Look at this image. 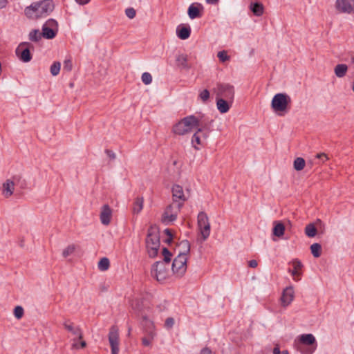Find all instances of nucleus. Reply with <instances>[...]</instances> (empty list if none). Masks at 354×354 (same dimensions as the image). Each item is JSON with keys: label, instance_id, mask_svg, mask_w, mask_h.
I'll list each match as a JSON object with an SVG mask.
<instances>
[{"label": "nucleus", "instance_id": "f3484780", "mask_svg": "<svg viewBox=\"0 0 354 354\" xmlns=\"http://www.w3.org/2000/svg\"><path fill=\"white\" fill-rule=\"evenodd\" d=\"M289 265L292 267V270H289V272H290L295 281H299V277L301 274V268L303 267L301 262L295 259L289 262Z\"/></svg>", "mask_w": 354, "mask_h": 354}, {"label": "nucleus", "instance_id": "a19ab883", "mask_svg": "<svg viewBox=\"0 0 354 354\" xmlns=\"http://www.w3.org/2000/svg\"><path fill=\"white\" fill-rule=\"evenodd\" d=\"M141 78L142 82L146 85L151 84L152 82V76L149 73L147 72L142 73Z\"/></svg>", "mask_w": 354, "mask_h": 354}, {"label": "nucleus", "instance_id": "bb28decb", "mask_svg": "<svg viewBox=\"0 0 354 354\" xmlns=\"http://www.w3.org/2000/svg\"><path fill=\"white\" fill-rule=\"evenodd\" d=\"M176 62L178 66L182 67L183 68H189V66L188 65V57L187 55L180 54L176 57Z\"/></svg>", "mask_w": 354, "mask_h": 354}, {"label": "nucleus", "instance_id": "4be33fe9", "mask_svg": "<svg viewBox=\"0 0 354 354\" xmlns=\"http://www.w3.org/2000/svg\"><path fill=\"white\" fill-rule=\"evenodd\" d=\"M203 6L198 3H192L188 8V15L192 19L201 17Z\"/></svg>", "mask_w": 354, "mask_h": 354}, {"label": "nucleus", "instance_id": "49530a36", "mask_svg": "<svg viewBox=\"0 0 354 354\" xmlns=\"http://www.w3.org/2000/svg\"><path fill=\"white\" fill-rule=\"evenodd\" d=\"M64 329L69 330V331L73 330H77L74 324L71 322H66L64 323Z\"/></svg>", "mask_w": 354, "mask_h": 354}, {"label": "nucleus", "instance_id": "b1692460", "mask_svg": "<svg viewBox=\"0 0 354 354\" xmlns=\"http://www.w3.org/2000/svg\"><path fill=\"white\" fill-rule=\"evenodd\" d=\"M191 28L189 26H178L176 30L177 36L181 39H187L189 37Z\"/></svg>", "mask_w": 354, "mask_h": 354}, {"label": "nucleus", "instance_id": "5701e85b", "mask_svg": "<svg viewBox=\"0 0 354 354\" xmlns=\"http://www.w3.org/2000/svg\"><path fill=\"white\" fill-rule=\"evenodd\" d=\"M272 234L277 237H281L285 232V226L281 221H274Z\"/></svg>", "mask_w": 354, "mask_h": 354}, {"label": "nucleus", "instance_id": "a18cd8bd", "mask_svg": "<svg viewBox=\"0 0 354 354\" xmlns=\"http://www.w3.org/2000/svg\"><path fill=\"white\" fill-rule=\"evenodd\" d=\"M125 13H126V15L129 18V19H133L136 16V10L134 8H127L126 10H125Z\"/></svg>", "mask_w": 354, "mask_h": 354}, {"label": "nucleus", "instance_id": "79ce46f5", "mask_svg": "<svg viewBox=\"0 0 354 354\" xmlns=\"http://www.w3.org/2000/svg\"><path fill=\"white\" fill-rule=\"evenodd\" d=\"M153 339V336L152 335H149L147 337H145L142 339V344L145 346H149Z\"/></svg>", "mask_w": 354, "mask_h": 354}, {"label": "nucleus", "instance_id": "9d476101", "mask_svg": "<svg viewBox=\"0 0 354 354\" xmlns=\"http://www.w3.org/2000/svg\"><path fill=\"white\" fill-rule=\"evenodd\" d=\"M172 202L184 205L189 197V190L187 189L185 192L182 186L175 184L171 187Z\"/></svg>", "mask_w": 354, "mask_h": 354}, {"label": "nucleus", "instance_id": "f8f14e48", "mask_svg": "<svg viewBox=\"0 0 354 354\" xmlns=\"http://www.w3.org/2000/svg\"><path fill=\"white\" fill-rule=\"evenodd\" d=\"M334 8L338 14L353 15L354 0H335Z\"/></svg>", "mask_w": 354, "mask_h": 354}, {"label": "nucleus", "instance_id": "7ed1b4c3", "mask_svg": "<svg viewBox=\"0 0 354 354\" xmlns=\"http://www.w3.org/2000/svg\"><path fill=\"white\" fill-rule=\"evenodd\" d=\"M201 125V119L194 115L186 116L176 122L171 129V132L179 136L189 134L194 129Z\"/></svg>", "mask_w": 354, "mask_h": 354}, {"label": "nucleus", "instance_id": "8fccbe9b", "mask_svg": "<svg viewBox=\"0 0 354 354\" xmlns=\"http://www.w3.org/2000/svg\"><path fill=\"white\" fill-rule=\"evenodd\" d=\"M165 234H167L168 236V239H167V241L170 242L172 239V234H171V231L169 229H166L165 230Z\"/></svg>", "mask_w": 354, "mask_h": 354}, {"label": "nucleus", "instance_id": "e2e57ef3", "mask_svg": "<svg viewBox=\"0 0 354 354\" xmlns=\"http://www.w3.org/2000/svg\"><path fill=\"white\" fill-rule=\"evenodd\" d=\"M352 61L354 62V57H353V58H352Z\"/></svg>", "mask_w": 354, "mask_h": 354}, {"label": "nucleus", "instance_id": "1a4fd4ad", "mask_svg": "<svg viewBox=\"0 0 354 354\" xmlns=\"http://www.w3.org/2000/svg\"><path fill=\"white\" fill-rule=\"evenodd\" d=\"M182 207L183 205L172 202L166 207L162 214V222L166 224H168L169 223L174 221L176 219L177 216L180 212Z\"/></svg>", "mask_w": 354, "mask_h": 354}, {"label": "nucleus", "instance_id": "864d4df0", "mask_svg": "<svg viewBox=\"0 0 354 354\" xmlns=\"http://www.w3.org/2000/svg\"><path fill=\"white\" fill-rule=\"evenodd\" d=\"M7 0H0V9L4 8L7 5Z\"/></svg>", "mask_w": 354, "mask_h": 354}, {"label": "nucleus", "instance_id": "37998d69", "mask_svg": "<svg viewBox=\"0 0 354 354\" xmlns=\"http://www.w3.org/2000/svg\"><path fill=\"white\" fill-rule=\"evenodd\" d=\"M217 56L223 62L230 59V57L227 55V52L225 50L219 51L217 54Z\"/></svg>", "mask_w": 354, "mask_h": 354}, {"label": "nucleus", "instance_id": "c03bdc74", "mask_svg": "<svg viewBox=\"0 0 354 354\" xmlns=\"http://www.w3.org/2000/svg\"><path fill=\"white\" fill-rule=\"evenodd\" d=\"M175 324V321L173 318L169 317L165 322V327L167 330H171Z\"/></svg>", "mask_w": 354, "mask_h": 354}, {"label": "nucleus", "instance_id": "3c124183", "mask_svg": "<svg viewBox=\"0 0 354 354\" xmlns=\"http://www.w3.org/2000/svg\"><path fill=\"white\" fill-rule=\"evenodd\" d=\"M106 153L107 154V156L110 158H111V159H115V154L112 151H111V150H106Z\"/></svg>", "mask_w": 354, "mask_h": 354}, {"label": "nucleus", "instance_id": "0eeeda50", "mask_svg": "<svg viewBox=\"0 0 354 354\" xmlns=\"http://www.w3.org/2000/svg\"><path fill=\"white\" fill-rule=\"evenodd\" d=\"M315 342L314 336L309 333L300 336L296 346L298 351L304 354H311L314 352L315 346H313Z\"/></svg>", "mask_w": 354, "mask_h": 354}, {"label": "nucleus", "instance_id": "6ab92c4d", "mask_svg": "<svg viewBox=\"0 0 354 354\" xmlns=\"http://www.w3.org/2000/svg\"><path fill=\"white\" fill-rule=\"evenodd\" d=\"M109 341L111 348V354L119 353L120 338L118 333H110Z\"/></svg>", "mask_w": 354, "mask_h": 354}, {"label": "nucleus", "instance_id": "a211bd4d", "mask_svg": "<svg viewBox=\"0 0 354 354\" xmlns=\"http://www.w3.org/2000/svg\"><path fill=\"white\" fill-rule=\"evenodd\" d=\"M112 210L108 205L102 206L100 212V221L103 225H107L111 222Z\"/></svg>", "mask_w": 354, "mask_h": 354}, {"label": "nucleus", "instance_id": "13d9d810", "mask_svg": "<svg viewBox=\"0 0 354 354\" xmlns=\"http://www.w3.org/2000/svg\"><path fill=\"white\" fill-rule=\"evenodd\" d=\"M143 319H145L146 321H147L151 325H152V322L150 321V320H148L146 317H143Z\"/></svg>", "mask_w": 354, "mask_h": 354}, {"label": "nucleus", "instance_id": "dca6fc26", "mask_svg": "<svg viewBox=\"0 0 354 354\" xmlns=\"http://www.w3.org/2000/svg\"><path fill=\"white\" fill-rule=\"evenodd\" d=\"M295 298V291L292 286L286 288L281 297V304L283 307L289 306Z\"/></svg>", "mask_w": 354, "mask_h": 354}, {"label": "nucleus", "instance_id": "052dcab7", "mask_svg": "<svg viewBox=\"0 0 354 354\" xmlns=\"http://www.w3.org/2000/svg\"><path fill=\"white\" fill-rule=\"evenodd\" d=\"M316 223H317V224H321V223H322V221H321L320 219H317V220L316 221Z\"/></svg>", "mask_w": 354, "mask_h": 354}, {"label": "nucleus", "instance_id": "4c0bfd02", "mask_svg": "<svg viewBox=\"0 0 354 354\" xmlns=\"http://www.w3.org/2000/svg\"><path fill=\"white\" fill-rule=\"evenodd\" d=\"M61 64L59 62H55L50 66V73L53 76H56L60 71Z\"/></svg>", "mask_w": 354, "mask_h": 354}, {"label": "nucleus", "instance_id": "7c9ffc66", "mask_svg": "<svg viewBox=\"0 0 354 354\" xmlns=\"http://www.w3.org/2000/svg\"><path fill=\"white\" fill-rule=\"evenodd\" d=\"M131 306L134 310L139 312L142 310V301L138 297H134L131 301Z\"/></svg>", "mask_w": 354, "mask_h": 354}, {"label": "nucleus", "instance_id": "603ef678", "mask_svg": "<svg viewBox=\"0 0 354 354\" xmlns=\"http://www.w3.org/2000/svg\"><path fill=\"white\" fill-rule=\"evenodd\" d=\"M200 354H212V352L208 348H204L203 349L201 350Z\"/></svg>", "mask_w": 354, "mask_h": 354}, {"label": "nucleus", "instance_id": "c9c22d12", "mask_svg": "<svg viewBox=\"0 0 354 354\" xmlns=\"http://www.w3.org/2000/svg\"><path fill=\"white\" fill-rule=\"evenodd\" d=\"M73 69L72 58L68 57L65 59L63 63V70L66 72H70Z\"/></svg>", "mask_w": 354, "mask_h": 354}, {"label": "nucleus", "instance_id": "bf43d9fd", "mask_svg": "<svg viewBox=\"0 0 354 354\" xmlns=\"http://www.w3.org/2000/svg\"><path fill=\"white\" fill-rule=\"evenodd\" d=\"M281 354H289V353L287 350H285L282 351Z\"/></svg>", "mask_w": 354, "mask_h": 354}, {"label": "nucleus", "instance_id": "e433bc0d", "mask_svg": "<svg viewBox=\"0 0 354 354\" xmlns=\"http://www.w3.org/2000/svg\"><path fill=\"white\" fill-rule=\"evenodd\" d=\"M76 247L74 244H71L68 245L65 249H64L62 252V255L64 257L66 258L68 256L71 255L75 251Z\"/></svg>", "mask_w": 354, "mask_h": 354}, {"label": "nucleus", "instance_id": "680f3d73", "mask_svg": "<svg viewBox=\"0 0 354 354\" xmlns=\"http://www.w3.org/2000/svg\"><path fill=\"white\" fill-rule=\"evenodd\" d=\"M351 88H352L353 92L354 93V82H353V84H352V87H351Z\"/></svg>", "mask_w": 354, "mask_h": 354}, {"label": "nucleus", "instance_id": "c756f323", "mask_svg": "<svg viewBox=\"0 0 354 354\" xmlns=\"http://www.w3.org/2000/svg\"><path fill=\"white\" fill-rule=\"evenodd\" d=\"M86 344L84 340L82 339V337L80 335L77 339H74L72 343V348L74 349H79L80 348H84Z\"/></svg>", "mask_w": 354, "mask_h": 354}, {"label": "nucleus", "instance_id": "58836bf2", "mask_svg": "<svg viewBox=\"0 0 354 354\" xmlns=\"http://www.w3.org/2000/svg\"><path fill=\"white\" fill-rule=\"evenodd\" d=\"M209 98V92L207 89H204L199 93L198 99L203 102H206Z\"/></svg>", "mask_w": 354, "mask_h": 354}, {"label": "nucleus", "instance_id": "2eb2a0df", "mask_svg": "<svg viewBox=\"0 0 354 354\" xmlns=\"http://www.w3.org/2000/svg\"><path fill=\"white\" fill-rule=\"evenodd\" d=\"M31 47L32 45L30 43L22 42L16 48V55L23 62H28L31 60L32 56L30 53V48Z\"/></svg>", "mask_w": 354, "mask_h": 354}, {"label": "nucleus", "instance_id": "473e14b6", "mask_svg": "<svg viewBox=\"0 0 354 354\" xmlns=\"http://www.w3.org/2000/svg\"><path fill=\"white\" fill-rule=\"evenodd\" d=\"M310 251L312 254L317 258L321 256L322 253V247L321 245L319 243H313L310 245Z\"/></svg>", "mask_w": 354, "mask_h": 354}, {"label": "nucleus", "instance_id": "f03ea898", "mask_svg": "<svg viewBox=\"0 0 354 354\" xmlns=\"http://www.w3.org/2000/svg\"><path fill=\"white\" fill-rule=\"evenodd\" d=\"M179 247L183 250L178 252V254L174 259L171 266L172 272L177 277H183L187 271V255L190 250V245L187 241H181Z\"/></svg>", "mask_w": 354, "mask_h": 354}, {"label": "nucleus", "instance_id": "aec40b11", "mask_svg": "<svg viewBox=\"0 0 354 354\" xmlns=\"http://www.w3.org/2000/svg\"><path fill=\"white\" fill-rule=\"evenodd\" d=\"M15 190V183L14 182L8 179L6 180L5 183H3L2 186V194L6 198H9L11 196L14 192Z\"/></svg>", "mask_w": 354, "mask_h": 354}, {"label": "nucleus", "instance_id": "39448f33", "mask_svg": "<svg viewBox=\"0 0 354 354\" xmlns=\"http://www.w3.org/2000/svg\"><path fill=\"white\" fill-rule=\"evenodd\" d=\"M291 103V98L286 93L276 94L271 102V106L274 112L279 115H283L288 111V106Z\"/></svg>", "mask_w": 354, "mask_h": 354}, {"label": "nucleus", "instance_id": "9b49d317", "mask_svg": "<svg viewBox=\"0 0 354 354\" xmlns=\"http://www.w3.org/2000/svg\"><path fill=\"white\" fill-rule=\"evenodd\" d=\"M209 133L205 131L203 128L198 127L196 131L193 134L192 137V145L196 150H200L201 147L204 146Z\"/></svg>", "mask_w": 354, "mask_h": 354}, {"label": "nucleus", "instance_id": "5fc2aeb1", "mask_svg": "<svg viewBox=\"0 0 354 354\" xmlns=\"http://www.w3.org/2000/svg\"><path fill=\"white\" fill-rule=\"evenodd\" d=\"M80 5L87 4L91 0H75Z\"/></svg>", "mask_w": 354, "mask_h": 354}, {"label": "nucleus", "instance_id": "a878e982", "mask_svg": "<svg viewBox=\"0 0 354 354\" xmlns=\"http://www.w3.org/2000/svg\"><path fill=\"white\" fill-rule=\"evenodd\" d=\"M144 199L142 197H138L133 203L132 211L135 214H139L143 209Z\"/></svg>", "mask_w": 354, "mask_h": 354}, {"label": "nucleus", "instance_id": "cd10ccee", "mask_svg": "<svg viewBox=\"0 0 354 354\" xmlns=\"http://www.w3.org/2000/svg\"><path fill=\"white\" fill-rule=\"evenodd\" d=\"M250 9L256 16H261L263 14L264 7L261 3H251Z\"/></svg>", "mask_w": 354, "mask_h": 354}, {"label": "nucleus", "instance_id": "4d7b16f0", "mask_svg": "<svg viewBox=\"0 0 354 354\" xmlns=\"http://www.w3.org/2000/svg\"><path fill=\"white\" fill-rule=\"evenodd\" d=\"M208 3L214 4L218 2V0H206Z\"/></svg>", "mask_w": 354, "mask_h": 354}, {"label": "nucleus", "instance_id": "72a5a7b5", "mask_svg": "<svg viewBox=\"0 0 354 354\" xmlns=\"http://www.w3.org/2000/svg\"><path fill=\"white\" fill-rule=\"evenodd\" d=\"M29 39L32 41H38L41 39L42 36V32H40L39 30H32L29 33Z\"/></svg>", "mask_w": 354, "mask_h": 354}, {"label": "nucleus", "instance_id": "de8ad7c7", "mask_svg": "<svg viewBox=\"0 0 354 354\" xmlns=\"http://www.w3.org/2000/svg\"><path fill=\"white\" fill-rule=\"evenodd\" d=\"M316 157L320 159L323 162L328 160L327 155L324 153H317Z\"/></svg>", "mask_w": 354, "mask_h": 354}, {"label": "nucleus", "instance_id": "412c9836", "mask_svg": "<svg viewBox=\"0 0 354 354\" xmlns=\"http://www.w3.org/2000/svg\"><path fill=\"white\" fill-rule=\"evenodd\" d=\"M230 104H232V102L230 101L225 100L224 98L217 97L216 106L220 113H227L230 110Z\"/></svg>", "mask_w": 354, "mask_h": 354}, {"label": "nucleus", "instance_id": "4468645a", "mask_svg": "<svg viewBox=\"0 0 354 354\" xmlns=\"http://www.w3.org/2000/svg\"><path fill=\"white\" fill-rule=\"evenodd\" d=\"M216 89L218 97L224 98L232 102L234 97V88L232 85L230 84H218Z\"/></svg>", "mask_w": 354, "mask_h": 354}, {"label": "nucleus", "instance_id": "6e6552de", "mask_svg": "<svg viewBox=\"0 0 354 354\" xmlns=\"http://www.w3.org/2000/svg\"><path fill=\"white\" fill-rule=\"evenodd\" d=\"M197 224L198 229L203 238V240H206L209 237L211 231L209 218L206 213H205L204 212H201L198 214L197 218Z\"/></svg>", "mask_w": 354, "mask_h": 354}, {"label": "nucleus", "instance_id": "393cba45", "mask_svg": "<svg viewBox=\"0 0 354 354\" xmlns=\"http://www.w3.org/2000/svg\"><path fill=\"white\" fill-rule=\"evenodd\" d=\"M348 71V66L344 64H339L334 68V73L335 75L339 78L344 77Z\"/></svg>", "mask_w": 354, "mask_h": 354}, {"label": "nucleus", "instance_id": "6e6d98bb", "mask_svg": "<svg viewBox=\"0 0 354 354\" xmlns=\"http://www.w3.org/2000/svg\"><path fill=\"white\" fill-rule=\"evenodd\" d=\"M280 349L278 346H276L273 349V354H280Z\"/></svg>", "mask_w": 354, "mask_h": 354}, {"label": "nucleus", "instance_id": "ddd939ff", "mask_svg": "<svg viewBox=\"0 0 354 354\" xmlns=\"http://www.w3.org/2000/svg\"><path fill=\"white\" fill-rule=\"evenodd\" d=\"M58 32V23L53 19L47 20L42 26L43 37L51 39H53Z\"/></svg>", "mask_w": 354, "mask_h": 354}, {"label": "nucleus", "instance_id": "c85d7f7f", "mask_svg": "<svg viewBox=\"0 0 354 354\" xmlns=\"http://www.w3.org/2000/svg\"><path fill=\"white\" fill-rule=\"evenodd\" d=\"M317 228L314 223H309L305 227V234L308 237L313 238L317 234Z\"/></svg>", "mask_w": 354, "mask_h": 354}, {"label": "nucleus", "instance_id": "f704fd0d", "mask_svg": "<svg viewBox=\"0 0 354 354\" xmlns=\"http://www.w3.org/2000/svg\"><path fill=\"white\" fill-rule=\"evenodd\" d=\"M110 262L109 259L104 257L101 259L98 263V268L101 271L107 270L109 268Z\"/></svg>", "mask_w": 354, "mask_h": 354}, {"label": "nucleus", "instance_id": "09e8293b", "mask_svg": "<svg viewBox=\"0 0 354 354\" xmlns=\"http://www.w3.org/2000/svg\"><path fill=\"white\" fill-rule=\"evenodd\" d=\"M248 266L250 267V268H256L257 266H258V262L253 259V260H250L248 261Z\"/></svg>", "mask_w": 354, "mask_h": 354}, {"label": "nucleus", "instance_id": "20e7f679", "mask_svg": "<svg viewBox=\"0 0 354 354\" xmlns=\"http://www.w3.org/2000/svg\"><path fill=\"white\" fill-rule=\"evenodd\" d=\"M163 261H157L151 268V275L158 281H163L169 277V263L171 261V254L166 248L162 249Z\"/></svg>", "mask_w": 354, "mask_h": 354}, {"label": "nucleus", "instance_id": "f257e3e1", "mask_svg": "<svg viewBox=\"0 0 354 354\" xmlns=\"http://www.w3.org/2000/svg\"><path fill=\"white\" fill-rule=\"evenodd\" d=\"M54 4L52 0H42L32 3L25 8L26 16L29 19H37L46 17L53 12Z\"/></svg>", "mask_w": 354, "mask_h": 354}, {"label": "nucleus", "instance_id": "423d86ee", "mask_svg": "<svg viewBox=\"0 0 354 354\" xmlns=\"http://www.w3.org/2000/svg\"><path fill=\"white\" fill-rule=\"evenodd\" d=\"M160 236L158 232L153 229L149 230L146 238V248L149 256L151 258L156 257L160 250Z\"/></svg>", "mask_w": 354, "mask_h": 354}, {"label": "nucleus", "instance_id": "2f4dec72", "mask_svg": "<svg viewBox=\"0 0 354 354\" xmlns=\"http://www.w3.org/2000/svg\"><path fill=\"white\" fill-rule=\"evenodd\" d=\"M293 165H294V169L296 171H301L304 168V167L306 165L305 160L303 158H297L294 160Z\"/></svg>", "mask_w": 354, "mask_h": 354}, {"label": "nucleus", "instance_id": "ea45409f", "mask_svg": "<svg viewBox=\"0 0 354 354\" xmlns=\"http://www.w3.org/2000/svg\"><path fill=\"white\" fill-rule=\"evenodd\" d=\"M24 308L20 306H17L14 309V315L17 319H19L24 316Z\"/></svg>", "mask_w": 354, "mask_h": 354}]
</instances>
